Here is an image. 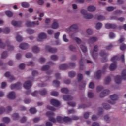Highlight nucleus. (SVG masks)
Returning a JSON list of instances; mask_svg holds the SVG:
<instances>
[{
  "instance_id": "1",
  "label": "nucleus",
  "mask_w": 126,
  "mask_h": 126,
  "mask_svg": "<svg viewBox=\"0 0 126 126\" xmlns=\"http://www.w3.org/2000/svg\"><path fill=\"white\" fill-rule=\"evenodd\" d=\"M46 115L49 117V121L53 122V123H56L57 121L58 122V123H63L64 122L65 123H69V122L72 121V119L67 117L63 118L61 116H58L57 120H56L54 118V113L51 112H47Z\"/></svg>"
},
{
  "instance_id": "2",
  "label": "nucleus",
  "mask_w": 126,
  "mask_h": 126,
  "mask_svg": "<svg viewBox=\"0 0 126 126\" xmlns=\"http://www.w3.org/2000/svg\"><path fill=\"white\" fill-rule=\"evenodd\" d=\"M122 79H126V70H124L122 73L121 77L120 76H116L115 78L116 83H120L122 81Z\"/></svg>"
},
{
  "instance_id": "3",
  "label": "nucleus",
  "mask_w": 126,
  "mask_h": 126,
  "mask_svg": "<svg viewBox=\"0 0 126 126\" xmlns=\"http://www.w3.org/2000/svg\"><path fill=\"white\" fill-rule=\"evenodd\" d=\"M118 59V56H114L111 58V62H113V63L109 66L110 70H114V69H116V68L117 67L116 61Z\"/></svg>"
},
{
  "instance_id": "4",
  "label": "nucleus",
  "mask_w": 126,
  "mask_h": 126,
  "mask_svg": "<svg viewBox=\"0 0 126 126\" xmlns=\"http://www.w3.org/2000/svg\"><path fill=\"white\" fill-rule=\"evenodd\" d=\"M81 13H82V14H83L84 17L86 18V19H91V18L93 17V15H92V14H87L86 11H85V10H81Z\"/></svg>"
},
{
  "instance_id": "5",
  "label": "nucleus",
  "mask_w": 126,
  "mask_h": 126,
  "mask_svg": "<svg viewBox=\"0 0 126 126\" xmlns=\"http://www.w3.org/2000/svg\"><path fill=\"white\" fill-rule=\"evenodd\" d=\"M47 38V34L44 33H40L38 36L37 41L38 42H42L43 40Z\"/></svg>"
},
{
  "instance_id": "6",
  "label": "nucleus",
  "mask_w": 126,
  "mask_h": 126,
  "mask_svg": "<svg viewBox=\"0 0 126 126\" xmlns=\"http://www.w3.org/2000/svg\"><path fill=\"white\" fill-rule=\"evenodd\" d=\"M26 26H36V25H39V22H31L29 21H27L26 23Z\"/></svg>"
},
{
  "instance_id": "7",
  "label": "nucleus",
  "mask_w": 126,
  "mask_h": 126,
  "mask_svg": "<svg viewBox=\"0 0 126 126\" xmlns=\"http://www.w3.org/2000/svg\"><path fill=\"white\" fill-rule=\"evenodd\" d=\"M51 27L53 29H58L59 28V21L58 20H54Z\"/></svg>"
},
{
  "instance_id": "8",
  "label": "nucleus",
  "mask_w": 126,
  "mask_h": 126,
  "mask_svg": "<svg viewBox=\"0 0 126 126\" xmlns=\"http://www.w3.org/2000/svg\"><path fill=\"white\" fill-rule=\"evenodd\" d=\"M118 97L117 94H113L110 96V99L112 102H109L110 104H115V101L118 100Z\"/></svg>"
},
{
  "instance_id": "9",
  "label": "nucleus",
  "mask_w": 126,
  "mask_h": 126,
  "mask_svg": "<svg viewBox=\"0 0 126 126\" xmlns=\"http://www.w3.org/2000/svg\"><path fill=\"white\" fill-rule=\"evenodd\" d=\"M32 86V83L30 81H27L24 84V87L25 89H29Z\"/></svg>"
},
{
  "instance_id": "10",
  "label": "nucleus",
  "mask_w": 126,
  "mask_h": 126,
  "mask_svg": "<svg viewBox=\"0 0 126 126\" xmlns=\"http://www.w3.org/2000/svg\"><path fill=\"white\" fill-rule=\"evenodd\" d=\"M51 105L55 106V107H58L60 106V102L56 99H51L50 101Z\"/></svg>"
},
{
  "instance_id": "11",
  "label": "nucleus",
  "mask_w": 126,
  "mask_h": 126,
  "mask_svg": "<svg viewBox=\"0 0 126 126\" xmlns=\"http://www.w3.org/2000/svg\"><path fill=\"white\" fill-rule=\"evenodd\" d=\"M12 25H13V26H15V27H19L20 26H21V25L22 23L21 21L17 22L16 21H12L11 22Z\"/></svg>"
},
{
  "instance_id": "12",
  "label": "nucleus",
  "mask_w": 126,
  "mask_h": 126,
  "mask_svg": "<svg viewBox=\"0 0 126 126\" xmlns=\"http://www.w3.org/2000/svg\"><path fill=\"white\" fill-rule=\"evenodd\" d=\"M20 87H21V84H20V83H18L17 84L12 85L10 87V88L11 89H14V88H17L18 89H19Z\"/></svg>"
},
{
  "instance_id": "13",
  "label": "nucleus",
  "mask_w": 126,
  "mask_h": 126,
  "mask_svg": "<svg viewBox=\"0 0 126 126\" xmlns=\"http://www.w3.org/2000/svg\"><path fill=\"white\" fill-rule=\"evenodd\" d=\"M5 77H9L10 81H12V80H14L15 79L14 77L11 76L10 73L9 72H7L5 73Z\"/></svg>"
},
{
  "instance_id": "14",
  "label": "nucleus",
  "mask_w": 126,
  "mask_h": 126,
  "mask_svg": "<svg viewBox=\"0 0 126 126\" xmlns=\"http://www.w3.org/2000/svg\"><path fill=\"white\" fill-rule=\"evenodd\" d=\"M78 27L77 25H72L71 27L66 29L67 31H72V30H75V29H77Z\"/></svg>"
},
{
  "instance_id": "15",
  "label": "nucleus",
  "mask_w": 126,
  "mask_h": 126,
  "mask_svg": "<svg viewBox=\"0 0 126 126\" xmlns=\"http://www.w3.org/2000/svg\"><path fill=\"white\" fill-rule=\"evenodd\" d=\"M7 97L9 99H14L15 98V93L13 92H10L8 94Z\"/></svg>"
},
{
  "instance_id": "16",
  "label": "nucleus",
  "mask_w": 126,
  "mask_h": 126,
  "mask_svg": "<svg viewBox=\"0 0 126 126\" xmlns=\"http://www.w3.org/2000/svg\"><path fill=\"white\" fill-rule=\"evenodd\" d=\"M98 51V46L97 45H95L94 47V51L93 52L92 57L94 59H96V57L97 56V54H95L94 52H97Z\"/></svg>"
},
{
  "instance_id": "17",
  "label": "nucleus",
  "mask_w": 126,
  "mask_h": 126,
  "mask_svg": "<svg viewBox=\"0 0 126 126\" xmlns=\"http://www.w3.org/2000/svg\"><path fill=\"white\" fill-rule=\"evenodd\" d=\"M46 50L48 51V52H50V53H55L57 51V49H56V48H52L50 47V46H46Z\"/></svg>"
},
{
  "instance_id": "18",
  "label": "nucleus",
  "mask_w": 126,
  "mask_h": 126,
  "mask_svg": "<svg viewBox=\"0 0 126 126\" xmlns=\"http://www.w3.org/2000/svg\"><path fill=\"white\" fill-rule=\"evenodd\" d=\"M20 49H22V50H25V49H28V44L26 43H21L20 45Z\"/></svg>"
},
{
  "instance_id": "19",
  "label": "nucleus",
  "mask_w": 126,
  "mask_h": 126,
  "mask_svg": "<svg viewBox=\"0 0 126 126\" xmlns=\"http://www.w3.org/2000/svg\"><path fill=\"white\" fill-rule=\"evenodd\" d=\"M105 27L107 29H110V28H115L116 25L115 24H106L105 25Z\"/></svg>"
},
{
  "instance_id": "20",
  "label": "nucleus",
  "mask_w": 126,
  "mask_h": 126,
  "mask_svg": "<svg viewBox=\"0 0 126 126\" xmlns=\"http://www.w3.org/2000/svg\"><path fill=\"white\" fill-rule=\"evenodd\" d=\"M109 91L108 90H105L100 94V97L103 98V97H105V96H107L109 94Z\"/></svg>"
},
{
  "instance_id": "21",
  "label": "nucleus",
  "mask_w": 126,
  "mask_h": 126,
  "mask_svg": "<svg viewBox=\"0 0 126 126\" xmlns=\"http://www.w3.org/2000/svg\"><path fill=\"white\" fill-rule=\"evenodd\" d=\"M32 52H33V53H39V52L40 51V49H39V48L37 46H33L32 48Z\"/></svg>"
},
{
  "instance_id": "22",
  "label": "nucleus",
  "mask_w": 126,
  "mask_h": 126,
  "mask_svg": "<svg viewBox=\"0 0 126 126\" xmlns=\"http://www.w3.org/2000/svg\"><path fill=\"white\" fill-rule=\"evenodd\" d=\"M2 122L5 124H8V123H10V119L8 117H4L2 119Z\"/></svg>"
},
{
  "instance_id": "23",
  "label": "nucleus",
  "mask_w": 126,
  "mask_h": 126,
  "mask_svg": "<svg viewBox=\"0 0 126 126\" xmlns=\"http://www.w3.org/2000/svg\"><path fill=\"white\" fill-rule=\"evenodd\" d=\"M1 32H4V33H5L6 34H8L10 32V30L8 28H6L4 30L1 28H0V33H1Z\"/></svg>"
},
{
  "instance_id": "24",
  "label": "nucleus",
  "mask_w": 126,
  "mask_h": 126,
  "mask_svg": "<svg viewBox=\"0 0 126 126\" xmlns=\"http://www.w3.org/2000/svg\"><path fill=\"white\" fill-rule=\"evenodd\" d=\"M87 9L88 11H95L96 7L94 6H89Z\"/></svg>"
},
{
  "instance_id": "25",
  "label": "nucleus",
  "mask_w": 126,
  "mask_h": 126,
  "mask_svg": "<svg viewBox=\"0 0 126 126\" xmlns=\"http://www.w3.org/2000/svg\"><path fill=\"white\" fill-rule=\"evenodd\" d=\"M63 100H65V101H69L72 100V96L65 95L63 97Z\"/></svg>"
},
{
  "instance_id": "26",
  "label": "nucleus",
  "mask_w": 126,
  "mask_h": 126,
  "mask_svg": "<svg viewBox=\"0 0 126 126\" xmlns=\"http://www.w3.org/2000/svg\"><path fill=\"white\" fill-rule=\"evenodd\" d=\"M16 40L17 42H21V41L23 40V38H22V37H21V36L17 35L16 36Z\"/></svg>"
},
{
  "instance_id": "27",
  "label": "nucleus",
  "mask_w": 126,
  "mask_h": 126,
  "mask_svg": "<svg viewBox=\"0 0 126 126\" xmlns=\"http://www.w3.org/2000/svg\"><path fill=\"white\" fill-rule=\"evenodd\" d=\"M67 68V65L65 64H62L60 66V69H66Z\"/></svg>"
},
{
  "instance_id": "28",
  "label": "nucleus",
  "mask_w": 126,
  "mask_h": 126,
  "mask_svg": "<svg viewBox=\"0 0 126 126\" xmlns=\"http://www.w3.org/2000/svg\"><path fill=\"white\" fill-rule=\"evenodd\" d=\"M21 6H22V7H25L26 8L27 7H29V4L27 2H23L21 4Z\"/></svg>"
},
{
  "instance_id": "29",
  "label": "nucleus",
  "mask_w": 126,
  "mask_h": 126,
  "mask_svg": "<svg viewBox=\"0 0 126 126\" xmlns=\"http://www.w3.org/2000/svg\"><path fill=\"white\" fill-rule=\"evenodd\" d=\"M6 15H7L8 16V17H11V16H12L13 15V13H12L11 11H7L5 12Z\"/></svg>"
},
{
  "instance_id": "30",
  "label": "nucleus",
  "mask_w": 126,
  "mask_h": 126,
  "mask_svg": "<svg viewBox=\"0 0 126 126\" xmlns=\"http://www.w3.org/2000/svg\"><path fill=\"white\" fill-rule=\"evenodd\" d=\"M102 74V71L99 70L95 74V76L97 78H99L101 76V74Z\"/></svg>"
},
{
  "instance_id": "31",
  "label": "nucleus",
  "mask_w": 126,
  "mask_h": 126,
  "mask_svg": "<svg viewBox=\"0 0 126 126\" xmlns=\"http://www.w3.org/2000/svg\"><path fill=\"white\" fill-rule=\"evenodd\" d=\"M30 112L31 114H35L37 112V110H36V108H31L30 109Z\"/></svg>"
},
{
  "instance_id": "32",
  "label": "nucleus",
  "mask_w": 126,
  "mask_h": 126,
  "mask_svg": "<svg viewBox=\"0 0 126 126\" xmlns=\"http://www.w3.org/2000/svg\"><path fill=\"white\" fill-rule=\"evenodd\" d=\"M97 40V37H92L90 39V42H91V43H94V42H96Z\"/></svg>"
},
{
  "instance_id": "33",
  "label": "nucleus",
  "mask_w": 126,
  "mask_h": 126,
  "mask_svg": "<svg viewBox=\"0 0 126 126\" xmlns=\"http://www.w3.org/2000/svg\"><path fill=\"white\" fill-rule=\"evenodd\" d=\"M102 26V23H98L96 24L95 28L96 29H100V28H101Z\"/></svg>"
},
{
  "instance_id": "34",
  "label": "nucleus",
  "mask_w": 126,
  "mask_h": 126,
  "mask_svg": "<svg viewBox=\"0 0 126 126\" xmlns=\"http://www.w3.org/2000/svg\"><path fill=\"white\" fill-rule=\"evenodd\" d=\"M120 49L121 51H124V50H126V44H122L120 47Z\"/></svg>"
},
{
  "instance_id": "35",
  "label": "nucleus",
  "mask_w": 126,
  "mask_h": 126,
  "mask_svg": "<svg viewBox=\"0 0 126 126\" xmlns=\"http://www.w3.org/2000/svg\"><path fill=\"white\" fill-rule=\"evenodd\" d=\"M89 87L91 89H93L95 87V85L93 82H90L89 84Z\"/></svg>"
},
{
  "instance_id": "36",
  "label": "nucleus",
  "mask_w": 126,
  "mask_h": 126,
  "mask_svg": "<svg viewBox=\"0 0 126 126\" xmlns=\"http://www.w3.org/2000/svg\"><path fill=\"white\" fill-rule=\"evenodd\" d=\"M6 44H7V48L8 49L10 50V51H11L13 50V49H14V48L12 46L9 45V43H8V42H6Z\"/></svg>"
},
{
  "instance_id": "37",
  "label": "nucleus",
  "mask_w": 126,
  "mask_h": 126,
  "mask_svg": "<svg viewBox=\"0 0 126 126\" xmlns=\"http://www.w3.org/2000/svg\"><path fill=\"white\" fill-rule=\"evenodd\" d=\"M88 96L89 98H93V93L91 92L90 91L88 92Z\"/></svg>"
},
{
  "instance_id": "38",
  "label": "nucleus",
  "mask_w": 126,
  "mask_h": 126,
  "mask_svg": "<svg viewBox=\"0 0 126 126\" xmlns=\"http://www.w3.org/2000/svg\"><path fill=\"white\" fill-rule=\"evenodd\" d=\"M52 96H54L55 97L58 96L59 95V93L55 92V91H52L51 93Z\"/></svg>"
},
{
  "instance_id": "39",
  "label": "nucleus",
  "mask_w": 126,
  "mask_h": 126,
  "mask_svg": "<svg viewBox=\"0 0 126 126\" xmlns=\"http://www.w3.org/2000/svg\"><path fill=\"white\" fill-rule=\"evenodd\" d=\"M104 120L106 123H110L111 120L110 119V118L107 115L105 116L104 117Z\"/></svg>"
},
{
  "instance_id": "40",
  "label": "nucleus",
  "mask_w": 126,
  "mask_h": 126,
  "mask_svg": "<svg viewBox=\"0 0 126 126\" xmlns=\"http://www.w3.org/2000/svg\"><path fill=\"white\" fill-rule=\"evenodd\" d=\"M111 82V78L110 77H107L105 79V83L106 84H109Z\"/></svg>"
},
{
  "instance_id": "41",
  "label": "nucleus",
  "mask_w": 126,
  "mask_h": 126,
  "mask_svg": "<svg viewBox=\"0 0 126 126\" xmlns=\"http://www.w3.org/2000/svg\"><path fill=\"white\" fill-rule=\"evenodd\" d=\"M40 94L42 95H46V94H47V90L43 89L40 92Z\"/></svg>"
},
{
  "instance_id": "42",
  "label": "nucleus",
  "mask_w": 126,
  "mask_h": 126,
  "mask_svg": "<svg viewBox=\"0 0 126 126\" xmlns=\"http://www.w3.org/2000/svg\"><path fill=\"white\" fill-rule=\"evenodd\" d=\"M61 92H62V93H67L68 90L66 88H62L61 89Z\"/></svg>"
},
{
  "instance_id": "43",
  "label": "nucleus",
  "mask_w": 126,
  "mask_h": 126,
  "mask_svg": "<svg viewBox=\"0 0 126 126\" xmlns=\"http://www.w3.org/2000/svg\"><path fill=\"white\" fill-rule=\"evenodd\" d=\"M53 85L58 87L59 85H60V82H59V81L57 80H55L53 81Z\"/></svg>"
},
{
  "instance_id": "44",
  "label": "nucleus",
  "mask_w": 126,
  "mask_h": 126,
  "mask_svg": "<svg viewBox=\"0 0 126 126\" xmlns=\"http://www.w3.org/2000/svg\"><path fill=\"white\" fill-rule=\"evenodd\" d=\"M115 9V8L113 7H108L106 8V10L107 11H113Z\"/></svg>"
},
{
  "instance_id": "45",
  "label": "nucleus",
  "mask_w": 126,
  "mask_h": 126,
  "mask_svg": "<svg viewBox=\"0 0 126 126\" xmlns=\"http://www.w3.org/2000/svg\"><path fill=\"white\" fill-rule=\"evenodd\" d=\"M75 76V73L74 72H70L69 73V76L70 77H74Z\"/></svg>"
},
{
  "instance_id": "46",
  "label": "nucleus",
  "mask_w": 126,
  "mask_h": 126,
  "mask_svg": "<svg viewBox=\"0 0 126 126\" xmlns=\"http://www.w3.org/2000/svg\"><path fill=\"white\" fill-rule=\"evenodd\" d=\"M113 19H116L117 20H119V21H121V22H123V21H124V20H125V18H123V17H121L119 18H117L116 17L113 18Z\"/></svg>"
},
{
  "instance_id": "47",
  "label": "nucleus",
  "mask_w": 126,
  "mask_h": 126,
  "mask_svg": "<svg viewBox=\"0 0 126 126\" xmlns=\"http://www.w3.org/2000/svg\"><path fill=\"white\" fill-rule=\"evenodd\" d=\"M7 57V53H6V52H4L2 54V59H5V58H6Z\"/></svg>"
},
{
  "instance_id": "48",
  "label": "nucleus",
  "mask_w": 126,
  "mask_h": 126,
  "mask_svg": "<svg viewBox=\"0 0 126 126\" xmlns=\"http://www.w3.org/2000/svg\"><path fill=\"white\" fill-rule=\"evenodd\" d=\"M97 20H104L105 19V17L103 16L99 15L97 18Z\"/></svg>"
},
{
  "instance_id": "49",
  "label": "nucleus",
  "mask_w": 126,
  "mask_h": 126,
  "mask_svg": "<svg viewBox=\"0 0 126 126\" xmlns=\"http://www.w3.org/2000/svg\"><path fill=\"white\" fill-rule=\"evenodd\" d=\"M81 49L82 51L83 52H84V53H85V52H86V51H87V48H86V47H85V46H81Z\"/></svg>"
},
{
  "instance_id": "50",
  "label": "nucleus",
  "mask_w": 126,
  "mask_h": 126,
  "mask_svg": "<svg viewBox=\"0 0 126 126\" xmlns=\"http://www.w3.org/2000/svg\"><path fill=\"white\" fill-rule=\"evenodd\" d=\"M74 39L78 44H80L81 43V40L79 38L75 37Z\"/></svg>"
},
{
  "instance_id": "51",
  "label": "nucleus",
  "mask_w": 126,
  "mask_h": 126,
  "mask_svg": "<svg viewBox=\"0 0 126 126\" xmlns=\"http://www.w3.org/2000/svg\"><path fill=\"white\" fill-rule=\"evenodd\" d=\"M38 94H39V92L38 91H35L32 94V95L33 97H36Z\"/></svg>"
},
{
  "instance_id": "52",
  "label": "nucleus",
  "mask_w": 126,
  "mask_h": 126,
  "mask_svg": "<svg viewBox=\"0 0 126 126\" xmlns=\"http://www.w3.org/2000/svg\"><path fill=\"white\" fill-rule=\"evenodd\" d=\"M19 117L18 114L17 113H15L13 115V118L14 120H17V118Z\"/></svg>"
},
{
  "instance_id": "53",
  "label": "nucleus",
  "mask_w": 126,
  "mask_h": 126,
  "mask_svg": "<svg viewBox=\"0 0 126 126\" xmlns=\"http://www.w3.org/2000/svg\"><path fill=\"white\" fill-rule=\"evenodd\" d=\"M99 56H100V57H106V53L104 51H101L99 54Z\"/></svg>"
},
{
  "instance_id": "54",
  "label": "nucleus",
  "mask_w": 126,
  "mask_h": 126,
  "mask_svg": "<svg viewBox=\"0 0 126 126\" xmlns=\"http://www.w3.org/2000/svg\"><path fill=\"white\" fill-rule=\"evenodd\" d=\"M86 32L89 35H91V34H92V30L89 29L87 30Z\"/></svg>"
},
{
  "instance_id": "55",
  "label": "nucleus",
  "mask_w": 126,
  "mask_h": 126,
  "mask_svg": "<svg viewBox=\"0 0 126 126\" xmlns=\"http://www.w3.org/2000/svg\"><path fill=\"white\" fill-rule=\"evenodd\" d=\"M89 117V113L88 112H86L84 114V117L85 119H87Z\"/></svg>"
},
{
  "instance_id": "56",
  "label": "nucleus",
  "mask_w": 126,
  "mask_h": 126,
  "mask_svg": "<svg viewBox=\"0 0 126 126\" xmlns=\"http://www.w3.org/2000/svg\"><path fill=\"white\" fill-rule=\"evenodd\" d=\"M32 57V54H31V53H28L26 54V58H31Z\"/></svg>"
},
{
  "instance_id": "57",
  "label": "nucleus",
  "mask_w": 126,
  "mask_h": 126,
  "mask_svg": "<svg viewBox=\"0 0 126 126\" xmlns=\"http://www.w3.org/2000/svg\"><path fill=\"white\" fill-rule=\"evenodd\" d=\"M51 59L53 60V61H56V60L58 59V57L56 55H53L51 57Z\"/></svg>"
},
{
  "instance_id": "58",
  "label": "nucleus",
  "mask_w": 126,
  "mask_h": 126,
  "mask_svg": "<svg viewBox=\"0 0 126 126\" xmlns=\"http://www.w3.org/2000/svg\"><path fill=\"white\" fill-rule=\"evenodd\" d=\"M5 111V109L3 107H0V115L2 114L3 112Z\"/></svg>"
},
{
  "instance_id": "59",
  "label": "nucleus",
  "mask_w": 126,
  "mask_h": 126,
  "mask_svg": "<svg viewBox=\"0 0 126 126\" xmlns=\"http://www.w3.org/2000/svg\"><path fill=\"white\" fill-rule=\"evenodd\" d=\"M83 76L81 74H79L78 75V80L79 81L81 80V79H82Z\"/></svg>"
},
{
  "instance_id": "60",
  "label": "nucleus",
  "mask_w": 126,
  "mask_h": 126,
  "mask_svg": "<svg viewBox=\"0 0 126 126\" xmlns=\"http://www.w3.org/2000/svg\"><path fill=\"white\" fill-rule=\"evenodd\" d=\"M44 16V13H41L39 15V18H38L39 20L41 21L42 20V17Z\"/></svg>"
},
{
  "instance_id": "61",
  "label": "nucleus",
  "mask_w": 126,
  "mask_h": 126,
  "mask_svg": "<svg viewBox=\"0 0 126 126\" xmlns=\"http://www.w3.org/2000/svg\"><path fill=\"white\" fill-rule=\"evenodd\" d=\"M63 40L64 42H68V39H67L66 38V35H64L63 36Z\"/></svg>"
},
{
  "instance_id": "62",
  "label": "nucleus",
  "mask_w": 126,
  "mask_h": 126,
  "mask_svg": "<svg viewBox=\"0 0 126 126\" xmlns=\"http://www.w3.org/2000/svg\"><path fill=\"white\" fill-rule=\"evenodd\" d=\"M109 37L111 39H113V38H115V34L113 32H111L109 34Z\"/></svg>"
},
{
  "instance_id": "63",
  "label": "nucleus",
  "mask_w": 126,
  "mask_h": 126,
  "mask_svg": "<svg viewBox=\"0 0 126 126\" xmlns=\"http://www.w3.org/2000/svg\"><path fill=\"white\" fill-rule=\"evenodd\" d=\"M6 86V83L3 82L1 83V88H4Z\"/></svg>"
},
{
  "instance_id": "64",
  "label": "nucleus",
  "mask_w": 126,
  "mask_h": 126,
  "mask_svg": "<svg viewBox=\"0 0 126 126\" xmlns=\"http://www.w3.org/2000/svg\"><path fill=\"white\" fill-rule=\"evenodd\" d=\"M49 68V66H44L42 67V70H47Z\"/></svg>"
}]
</instances>
